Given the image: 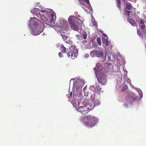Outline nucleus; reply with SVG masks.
I'll list each match as a JSON object with an SVG mask.
<instances>
[{"label":"nucleus","mask_w":146,"mask_h":146,"mask_svg":"<svg viewBox=\"0 0 146 146\" xmlns=\"http://www.w3.org/2000/svg\"><path fill=\"white\" fill-rule=\"evenodd\" d=\"M139 90L140 91H141V90H140V89H139Z\"/></svg>","instance_id":"58836bf2"},{"label":"nucleus","mask_w":146,"mask_h":146,"mask_svg":"<svg viewBox=\"0 0 146 146\" xmlns=\"http://www.w3.org/2000/svg\"><path fill=\"white\" fill-rule=\"evenodd\" d=\"M93 103L94 104V105L92 106V107H91V106H90V108H92V109L94 107L97 106L100 104V102L99 100H94Z\"/></svg>","instance_id":"4468645a"},{"label":"nucleus","mask_w":146,"mask_h":146,"mask_svg":"<svg viewBox=\"0 0 146 146\" xmlns=\"http://www.w3.org/2000/svg\"><path fill=\"white\" fill-rule=\"evenodd\" d=\"M103 35L104 36H105H105H106V34H104H104H103Z\"/></svg>","instance_id":"e433bc0d"},{"label":"nucleus","mask_w":146,"mask_h":146,"mask_svg":"<svg viewBox=\"0 0 146 146\" xmlns=\"http://www.w3.org/2000/svg\"><path fill=\"white\" fill-rule=\"evenodd\" d=\"M61 35L62 36V38L64 40L65 42L68 39V37L66 35H64V34H61Z\"/></svg>","instance_id":"aec40b11"},{"label":"nucleus","mask_w":146,"mask_h":146,"mask_svg":"<svg viewBox=\"0 0 146 146\" xmlns=\"http://www.w3.org/2000/svg\"><path fill=\"white\" fill-rule=\"evenodd\" d=\"M145 23V21L143 19H140L139 21V25H140V24L141 25H144V24Z\"/></svg>","instance_id":"412c9836"},{"label":"nucleus","mask_w":146,"mask_h":146,"mask_svg":"<svg viewBox=\"0 0 146 146\" xmlns=\"http://www.w3.org/2000/svg\"><path fill=\"white\" fill-rule=\"evenodd\" d=\"M85 41L86 42H87V41L86 40Z\"/></svg>","instance_id":"ea45409f"},{"label":"nucleus","mask_w":146,"mask_h":146,"mask_svg":"<svg viewBox=\"0 0 146 146\" xmlns=\"http://www.w3.org/2000/svg\"><path fill=\"white\" fill-rule=\"evenodd\" d=\"M95 90L96 92L98 93L100 92L101 91V89L102 88H101L100 85L98 83H95V85L94 86Z\"/></svg>","instance_id":"9b49d317"},{"label":"nucleus","mask_w":146,"mask_h":146,"mask_svg":"<svg viewBox=\"0 0 146 146\" xmlns=\"http://www.w3.org/2000/svg\"><path fill=\"white\" fill-rule=\"evenodd\" d=\"M58 27H63V30H64L65 31H67L68 29V28L69 25H64V24L63 25H62V26H59Z\"/></svg>","instance_id":"a211bd4d"},{"label":"nucleus","mask_w":146,"mask_h":146,"mask_svg":"<svg viewBox=\"0 0 146 146\" xmlns=\"http://www.w3.org/2000/svg\"><path fill=\"white\" fill-rule=\"evenodd\" d=\"M127 87L126 86H125L122 88V90L124 91L127 88Z\"/></svg>","instance_id":"c85d7f7f"},{"label":"nucleus","mask_w":146,"mask_h":146,"mask_svg":"<svg viewBox=\"0 0 146 146\" xmlns=\"http://www.w3.org/2000/svg\"><path fill=\"white\" fill-rule=\"evenodd\" d=\"M110 59V58L109 57H108V59Z\"/></svg>","instance_id":"4c0bfd02"},{"label":"nucleus","mask_w":146,"mask_h":146,"mask_svg":"<svg viewBox=\"0 0 146 146\" xmlns=\"http://www.w3.org/2000/svg\"><path fill=\"white\" fill-rule=\"evenodd\" d=\"M78 108L77 109L76 108V109H77L78 111L83 114L87 113L89 110L92 109V108H90L89 105H85L84 106H82L80 105V103L79 102H78Z\"/></svg>","instance_id":"423d86ee"},{"label":"nucleus","mask_w":146,"mask_h":146,"mask_svg":"<svg viewBox=\"0 0 146 146\" xmlns=\"http://www.w3.org/2000/svg\"><path fill=\"white\" fill-rule=\"evenodd\" d=\"M92 23L94 26H95L96 27H97V23L96 21H93L92 22Z\"/></svg>","instance_id":"a878e982"},{"label":"nucleus","mask_w":146,"mask_h":146,"mask_svg":"<svg viewBox=\"0 0 146 146\" xmlns=\"http://www.w3.org/2000/svg\"><path fill=\"white\" fill-rule=\"evenodd\" d=\"M117 2L118 4H120V0H117Z\"/></svg>","instance_id":"72a5a7b5"},{"label":"nucleus","mask_w":146,"mask_h":146,"mask_svg":"<svg viewBox=\"0 0 146 146\" xmlns=\"http://www.w3.org/2000/svg\"><path fill=\"white\" fill-rule=\"evenodd\" d=\"M117 7H118V8L119 9V10H121V6H120V4H118L117 5Z\"/></svg>","instance_id":"473e14b6"},{"label":"nucleus","mask_w":146,"mask_h":146,"mask_svg":"<svg viewBox=\"0 0 146 146\" xmlns=\"http://www.w3.org/2000/svg\"><path fill=\"white\" fill-rule=\"evenodd\" d=\"M74 106L75 107H76V106H77V105L76 104H73Z\"/></svg>","instance_id":"f704fd0d"},{"label":"nucleus","mask_w":146,"mask_h":146,"mask_svg":"<svg viewBox=\"0 0 146 146\" xmlns=\"http://www.w3.org/2000/svg\"><path fill=\"white\" fill-rule=\"evenodd\" d=\"M77 18L72 16H70L68 18V21L69 23L70 27L73 30L79 32L80 31L78 27L75 23Z\"/></svg>","instance_id":"39448f33"},{"label":"nucleus","mask_w":146,"mask_h":146,"mask_svg":"<svg viewBox=\"0 0 146 146\" xmlns=\"http://www.w3.org/2000/svg\"><path fill=\"white\" fill-rule=\"evenodd\" d=\"M85 1L88 4H90L89 0H83L81 1Z\"/></svg>","instance_id":"2f4dec72"},{"label":"nucleus","mask_w":146,"mask_h":146,"mask_svg":"<svg viewBox=\"0 0 146 146\" xmlns=\"http://www.w3.org/2000/svg\"><path fill=\"white\" fill-rule=\"evenodd\" d=\"M144 35L145 36H146V31H145V32L144 31Z\"/></svg>","instance_id":"c9c22d12"},{"label":"nucleus","mask_w":146,"mask_h":146,"mask_svg":"<svg viewBox=\"0 0 146 146\" xmlns=\"http://www.w3.org/2000/svg\"><path fill=\"white\" fill-rule=\"evenodd\" d=\"M81 120L87 126L90 127L94 126L97 122L96 118L90 115L82 117Z\"/></svg>","instance_id":"20e7f679"},{"label":"nucleus","mask_w":146,"mask_h":146,"mask_svg":"<svg viewBox=\"0 0 146 146\" xmlns=\"http://www.w3.org/2000/svg\"><path fill=\"white\" fill-rule=\"evenodd\" d=\"M91 56L92 57L96 56L98 57H102L104 55L103 52L100 50L95 49L91 51L90 53Z\"/></svg>","instance_id":"0eeeda50"},{"label":"nucleus","mask_w":146,"mask_h":146,"mask_svg":"<svg viewBox=\"0 0 146 146\" xmlns=\"http://www.w3.org/2000/svg\"><path fill=\"white\" fill-rule=\"evenodd\" d=\"M101 69L100 64H97L94 68L96 76L99 83L102 85H105L107 83V76L102 72Z\"/></svg>","instance_id":"f257e3e1"},{"label":"nucleus","mask_w":146,"mask_h":146,"mask_svg":"<svg viewBox=\"0 0 146 146\" xmlns=\"http://www.w3.org/2000/svg\"><path fill=\"white\" fill-rule=\"evenodd\" d=\"M68 52L67 53L68 57H69L70 56L71 53L75 52V51L78 50L76 49L75 46L74 45H71V46H70L68 49Z\"/></svg>","instance_id":"1a4fd4ad"},{"label":"nucleus","mask_w":146,"mask_h":146,"mask_svg":"<svg viewBox=\"0 0 146 146\" xmlns=\"http://www.w3.org/2000/svg\"><path fill=\"white\" fill-rule=\"evenodd\" d=\"M103 44L104 47H107L109 45V43L108 39L103 38L102 39Z\"/></svg>","instance_id":"ddd939ff"},{"label":"nucleus","mask_w":146,"mask_h":146,"mask_svg":"<svg viewBox=\"0 0 146 146\" xmlns=\"http://www.w3.org/2000/svg\"><path fill=\"white\" fill-rule=\"evenodd\" d=\"M135 99V98L133 96L128 95L126 97V101L127 103H131L133 102Z\"/></svg>","instance_id":"9d476101"},{"label":"nucleus","mask_w":146,"mask_h":146,"mask_svg":"<svg viewBox=\"0 0 146 146\" xmlns=\"http://www.w3.org/2000/svg\"><path fill=\"white\" fill-rule=\"evenodd\" d=\"M137 34L139 36H141V32L140 31V29H137Z\"/></svg>","instance_id":"bb28decb"},{"label":"nucleus","mask_w":146,"mask_h":146,"mask_svg":"<svg viewBox=\"0 0 146 146\" xmlns=\"http://www.w3.org/2000/svg\"><path fill=\"white\" fill-rule=\"evenodd\" d=\"M124 5H126L125 9H127L129 11H132L133 9L132 5L131 3H125Z\"/></svg>","instance_id":"f8f14e48"},{"label":"nucleus","mask_w":146,"mask_h":146,"mask_svg":"<svg viewBox=\"0 0 146 146\" xmlns=\"http://www.w3.org/2000/svg\"><path fill=\"white\" fill-rule=\"evenodd\" d=\"M40 9L36 8H34L31 11V12L33 14H34L35 15H36V16L38 17L40 19V18H42V14L43 13H42ZM43 15H44L43 14Z\"/></svg>","instance_id":"6e6552de"},{"label":"nucleus","mask_w":146,"mask_h":146,"mask_svg":"<svg viewBox=\"0 0 146 146\" xmlns=\"http://www.w3.org/2000/svg\"><path fill=\"white\" fill-rule=\"evenodd\" d=\"M131 11H128L127 10H125V11L124 14H127V16L129 17H130V15L131 14V13H132V12Z\"/></svg>","instance_id":"6ab92c4d"},{"label":"nucleus","mask_w":146,"mask_h":146,"mask_svg":"<svg viewBox=\"0 0 146 146\" xmlns=\"http://www.w3.org/2000/svg\"><path fill=\"white\" fill-rule=\"evenodd\" d=\"M128 21L133 26H135L137 25V24L133 19L129 18L128 19Z\"/></svg>","instance_id":"dca6fc26"},{"label":"nucleus","mask_w":146,"mask_h":146,"mask_svg":"<svg viewBox=\"0 0 146 146\" xmlns=\"http://www.w3.org/2000/svg\"><path fill=\"white\" fill-rule=\"evenodd\" d=\"M96 41L99 45H100L101 44V39L100 37H98L97 38Z\"/></svg>","instance_id":"b1692460"},{"label":"nucleus","mask_w":146,"mask_h":146,"mask_svg":"<svg viewBox=\"0 0 146 146\" xmlns=\"http://www.w3.org/2000/svg\"><path fill=\"white\" fill-rule=\"evenodd\" d=\"M60 49L61 50V52H63V53L66 52V48L64 47V46L63 44L61 45Z\"/></svg>","instance_id":"f3484780"},{"label":"nucleus","mask_w":146,"mask_h":146,"mask_svg":"<svg viewBox=\"0 0 146 146\" xmlns=\"http://www.w3.org/2000/svg\"><path fill=\"white\" fill-rule=\"evenodd\" d=\"M72 92H71L69 94V98H72Z\"/></svg>","instance_id":"c756f323"},{"label":"nucleus","mask_w":146,"mask_h":146,"mask_svg":"<svg viewBox=\"0 0 146 146\" xmlns=\"http://www.w3.org/2000/svg\"><path fill=\"white\" fill-rule=\"evenodd\" d=\"M65 42L68 44L72 45V41L71 39H69L68 40H67L65 41Z\"/></svg>","instance_id":"5701e85b"},{"label":"nucleus","mask_w":146,"mask_h":146,"mask_svg":"<svg viewBox=\"0 0 146 146\" xmlns=\"http://www.w3.org/2000/svg\"><path fill=\"white\" fill-rule=\"evenodd\" d=\"M77 53L78 51H75V52L71 53L70 55L71 58L72 59L75 58L76 57H77Z\"/></svg>","instance_id":"2eb2a0df"},{"label":"nucleus","mask_w":146,"mask_h":146,"mask_svg":"<svg viewBox=\"0 0 146 146\" xmlns=\"http://www.w3.org/2000/svg\"><path fill=\"white\" fill-rule=\"evenodd\" d=\"M29 25L30 26L34 25V27H33L32 29V32L34 35H37L43 31L44 27L41 26V25L38 24L35 17L33 18L30 20Z\"/></svg>","instance_id":"7ed1b4c3"},{"label":"nucleus","mask_w":146,"mask_h":146,"mask_svg":"<svg viewBox=\"0 0 146 146\" xmlns=\"http://www.w3.org/2000/svg\"><path fill=\"white\" fill-rule=\"evenodd\" d=\"M82 35L83 36H82V38H83L84 39H86L87 35L86 33H84V34H82Z\"/></svg>","instance_id":"393cba45"},{"label":"nucleus","mask_w":146,"mask_h":146,"mask_svg":"<svg viewBox=\"0 0 146 146\" xmlns=\"http://www.w3.org/2000/svg\"><path fill=\"white\" fill-rule=\"evenodd\" d=\"M141 29L142 30V32H144L145 31V28L146 27L145 25L144 24L143 25H142L140 27Z\"/></svg>","instance_id":"4be33fe9"},{"label":"nucleus","mask_w":146,"mask_h":146,"mask_svg":"<svg viewBox=\"0 0 146 146\" xmlns=\"http://www.w3.org/2000/svg\"><path fill=\"white\" fill-rule=\"evenodd\" d=\"M58 55L60 57H62V55L61 52H60L58 53Z\"/></svg>","instance_id":"7c9ffc66"},{"label":"nucleus","mask_w":146,"mask_h":146,"mask_svg":"<svg viewBox=\"0 0 146 146\" xmlns=\"http://www.w3.org/2000/svg\"><path fill=\"white\" fill-rule=\"evenodd\" d=\"M87 89V87L86 86H85L84 88L83 89V90L84 91V94H85V95H86V96L87 95V94H88V93H87V92H86H86H85V91H86V90Z\"/></svg>","instance_id":"cd10ccee"},{"label":"nucleus","mask_w":146,"mask_h":146,"mask_svg":"<svg viewBox=\"0 0 146 146\" xmlns=\"http://www.w3.org/2000/svg\"><path fill=\"white\" fill-rule=\"evenodd\" d=\"M40 11L42 13H43L44 15L42 14V18H40L41 20V23L44 24L46 23L48 21V19H50V21L48 22V24L49 25H52V24L54 23L56 16L54 13H51L47 11L41 10Z\"/></svg>","instance_id":"f03ea898"}]
</instances>
